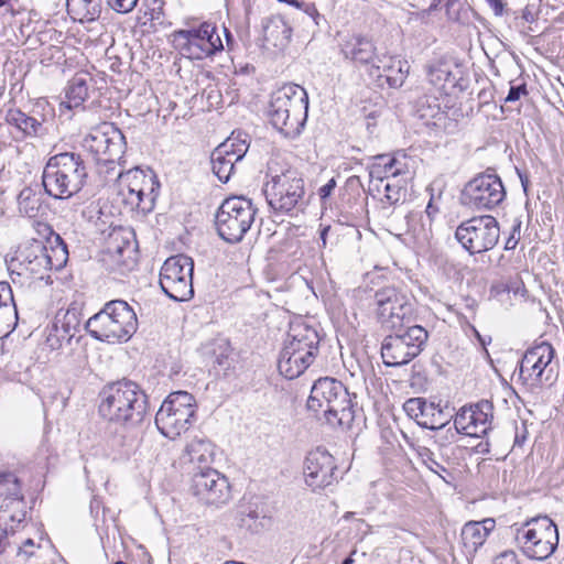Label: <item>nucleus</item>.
I'll use <instances>...</instances> for the list:
<instances>
[{
  "label": "nucleus",
  "instance_id": "a211bd4d",
  "mask_svg": "<svg viewBox=\"0 0 564 564\" xmlns=\"http://www.w3.org/2000/svg\"><path fill=\"white\" fill-rule=\"evenodd\" d=\"M83 147L93 154L95 161L106 165L119 162L126 151V138L113 123L104 122L94 128L84 139Z\"/></svg>",
  "mask_w": 564,
  "mask_h": 564
},
{
  "label": "nucleus",
  "instance_id": "9d476101",
  "mask_svg": "<svg viewBox=\"0 0 564 564\" xmlns=\"http://www.w3.org/2000/svg\"><path fill=\"white\" fill-rule=\"evenodd\" d=\"M256 214L257 208L250 199L243 196L226 198L215 217L218 236L229 243L240 242L251 228Z\"/></svg>",
  "mask_w": 564,
  "mask_h": 564
},
{
  "label": "nucleus",
  "instance_id": "c03bdc74",
  "mask_svg": "<svg viewBox=\"0 0 564 564\" xmlns=\"http://www.w3.org/2000/svg\"><path fill=\"white\" fill-rule=\"evenodd\" d=\"M495 17L509 15L511 9L506 0H484Z\"/></svg>",
  "mask_w": 564,
  "mask_h": 564
},
{
  "label": "nucleus",
  "instance_id": "0eeeda50",
  "mask_svg": "<svg viewBox=\"0 0 564 564\" xmlns=\"http://www.w3.org/2000/svg\"><path fill=\"white\" fill-rule=\"evenodd\" d=\"M85 329L100 341H128L138 329L137 313L126 301L113 300L86 322Z\"/></svg>",
  "mask_w": 564,
  "mask_h": 564
},
{
  "label": "nucleus",
  "instance_id": "1a4fd4ad",
  "mask_svg": "<svg viewBox=\"0 0 564 564\" xmlns=\"http://www.w3.org/2000/svg\"><path fill=\"white\" fill-rule=\"evenodd\" d=\"M370 299L373 314L384 327L401 329L414 319V297L404 288L384 285Z\"/></svg>",
  "mask_w": 564,
  "mask_h": 564
},
{
  "label": "nucleus",
  "instance_id": "f03ea898",
  "mask_svg": "<svg viewBox=\"0 0 564 564\" xmlns=\"http://www.w3.org/2000/svg\"><path fill=\"white\" fill-rule=\"evenodd\" d=\"M307 409L319 421L333 427L350 429L355 420V404L347 388L334 378H319L311 389Z\"/></svg>",
  "mask_w": 564,
  "mask_h": 564
},
{
  "label": "nucleus",
  "instance_id": "ea45409f",
  "mask_svg": "<svg viewBox=\"0 0 564 564\" xmlns=\"http://www.w3.org/2000/svg\"><path fill=\"white\" fill-rule=\"evenodd\" d=\"M18 206L22 215L35 218L42 208V197L31 187H24L18 196Z\"/></svg>",
  "mask_w": 564,
  "mask_h": 564
},
{
  "label": "nucleus",
  "instance_id": "39448f33",
  "mask_svg": "<svg viewBox=\"0 0 564 564\" xmlns=\"http://www.w3.org/2000/svg\"><path fill=\"white\" fill-rule=\"evenodd\" d=\"M88 173L80 154L63 152L51 156L43 170L42 185L55 199H67L84 187Z\"/></svg>",
  "mask_w": 564,
  "mask_h": 564
},
{
  "label": "nucleus",
  "instance_id": "3c124183",
  "mask_svg": "<svg viewBox=\"0 0 564 564\" xmlns=\"http://www.w3.org/2000/svg\"><path fill=\"white\" fill-rule=\"evenodd\" d=\"M494 564H520L516 552L505 551L495 557Z\"/></svg>",
  "mask_w": 564,
  "mask_h": 564
},
{
  "label": "nucleus",
  "instance_id": "f257e3e1",
  "mask_svg": "<svg viewBox=\"0 0 564 564\" xmlns=\"http://www.w3.org/2000/svg\"><path fill=\"white\" fill-rule=\"evenodd\" d=\"M101 417L127 429L140 426L148 414V395L134 381L122 379L107 383L99 392Z\"/></svg>",
  "mask_w": 564,
  "mask_h": 564
},
{
  "label": "nucleus",
  "instance_id": "20e7f679",
  "mask_svg": "<svg viewBox=\"0 0 564 564\" xmlns=\"http://www.w3.org/2000/svg\"><path fill=\"white\" fill-rule=\"evenodd\" d=\"M56 241L58 246L50 250L37 239L21 245L14 254L6 260L11 278L17 274L43 280L47 271L62 269L67 261L68 252L59 236H56Z\"/></svg>",
  "mask_w": 564,
  "mask_h": 564
},
{
  "label": "nucleus",
  "instance_id": "473e14b6",
  "mask_svg": "<svg viewBox=\"0 0 564 564\" xmlns=\"http://www.w3.org/2000/svg\"><path fill=\"white\" fill-rule=\"evenodd\" d=\"M408 73L409 66L406 62L390 58L382 66L373 64L370 74L377 76L379 80L384 79L389 87L399 88L403 85Z\"/></svg>",
  "mask_w": 564,
  "mask_h": 564
},
{
  "label": "nucleus",
  "instance_id": "a19ab883",
  "mask_svg": "<svg viewBox=\"0 0 564 564\" xmlns=\"http://www.w3.org/2000/svg\"><path fill=\"white\" fill-rule=\"evenodd\" d=\"M264 33L268 40L289 41L292 29L281 15H275L268 20V23L264 25Z\"/></svg>",
  "mask_w": 564,
  "mask_h": 564
},
{
  "label": "nucleus",
  "instance_id": "052dcab7",
  "mask_svg": "<svg viewBox=\"0 0 564 564\" xmlns=\"http://www.w3.org/2000/svg\"><path fill=\"white\" fill-rule=\"evenodd\" d=\"M227 358H228V355H226L225 352H221L219 356H217L216 362L219 366H225Z\"/></svg>",
  "mask_w": 564,
  "mask_h": 564
},
{
  "label": "nucleus",
  "instance_id": "bb28decb",
  "mask_svg": "<svg viewBox=\"0 0 564 564\" xmlns=\"http://www.w3.org/2000/svg\"><path fill=\"white\" fill-rule=\"evenodd\" d=\"M6 121L28 139L42 138L46 133L44 115L37 117L26 113L20 108H10L6 113Z\"/></svg>",
  "mask_w": 564,
  "mask_h": 564
},
{
  "label": "nucleus",
  "instance_id": "49530a36",
  "mask_svg": "<svg viewBox=\"0 0 564 564\" xmlns=\"http://www.w3.org/2000/svg\"><path fill=\"white\" fill-rule=\"evenodd\" d=\"M528 95L527 84L521 83L518 85L511 84L509 93L507 97L505 98L506 102H514L518 101L522 96Z\"/></svg>",
  "mask_w": 564,
  "mask_h": 564
},
{
  "label": "nucleus",
  "instance_id": "7c9ffc66",
  "mask_svg": "<svg viewBox=\"0 0 564 564\" xmlns=\"http://www.w3.org/2000/svg\"><path fill=\"white\" fill-rule=\"evenodd\" d=\"M18 319L17 306L10 284L0 281V338L7 336Z\"/></svg>",
  "mask_w": 564,
  "mask_h": 564
},
{
  "label": "nucleus",
  "instance_id": "ddd939ff",
  "mask_svg": "<svg viewBox=\"0 0 564 564\" xmlns=\"http://www.w3.org/2000/svg\"><path fill=\"white\" fill-rule=\"evenodd\" d=\"M427 330L421 325L408 326L406 329L388 335L381 344V357L388 367L408 365L416 358L426 346Z\"/></svg>",
  "mask_w": 564,
  "mask_h": 564
},
{
  "label": "nucleus",
  "instance_id": "37998d69",
  "mask_svg": "<svg viewBox=\"0 0 564 564\" xmlns=\"http://www.w3.org/2000/svg\"><path fill=\"white\" fill-rule=\"evenodd\" d=\"M521 220L519 218H516L513 220L511 231L509 234V237L506 240L505 243V250H513L516 249L519 240H520V231H521Z\"/></svg>",
  "mask_w": 564,
  "mask_h": 564
},
{
  "label": "nucleus",
  "instance_id": "bf43d9fd",
  "mask_svg": "<svg viewBox=\"0 0 564 564\" xmlns=\"http://www.w3.org/2000/svg\"><path fill=\"white\" fill-rule=\"evenodd\" d=\"M330 230V227L329 226H325L322 228L321 232H319V237H321V240L323 242V247L326 246V238H327V234L328 231Z\"/></svg>",
  "mask_w": 564,
  "mask_h": 564
},
{
  "label": "nucleus",
  "instance_id": "680f3d73",
  "mask_svg": "<svg viewBox=\"0 0 564 564\" xmlns=\"http://www.w3.org/2000/svg\"><path fill=\"white\" fill-rule=\"evenodd\" d=\"M224 33H225V37H226L227 44L229 46L232 43L234 37H232L230 31L228 29H226V28H224Z\"/></svg>",
  "mask_w": 564,
  "mask_h": 564
},
{
  "label": "nucleus",
  "instance_id": "6e6552de",
  "mask_svg": "<svg viewBox=\"0 0 564 564\" xmlns=\"http://www.w3.org/2000/svg\"><path fill=\"white\" fill-rule=\"evenodd\" d=\"M263 193L269 206L276 213L301 210L305 206L304 180L295 169L281 170L280 173L268 166Z\"/></svg>",
  "mask_w": 564,
  "mask_h": 564
},
{
  "label": "nucleus",
  "instance_id": "6e6d98bb",
  "mask_svg": "<svg viewBox=\"0 0 564 564\" xmlns=\"http://www.w3.org/2000/svg\"><path fill=\"white\" fill-rule=\"evenodd\" d=\"M34 547V541L32 539H26L23 544L19 547V555H25L26 557L33 555V551L31 549Z\"/></svg>",
  "mask_w": 564,
  "mask_h": 564
},
{
  "label": "nucleus",
  "instance_id": "69168bd1",
  "mask_svg": "<svg viewBox=\"0 0 564 564\" xmlns=\"http://www.w3.org/2000/svg\"><path fill=\"white\" fill-rule=\"evenodd\" d=\"M341 564H354V560L349 556L345 558Z\"/></svg>",
  "mask_w": 564,
  "mask_h": 564
},
{
  "label": "nucleus",
  "instance_id": "b1692460",
  "mask_svg": "<svg viewBox=\"0 0 564 564\" xmlns=\"http://www.w3.org/2000/svg\"><path fill=\"white\" fill-rule=\"evenodd\" d=\"M248 149L246 139L238 137H230L214 149L210 154L212 171L220 182L230 180L236 163L243 159Z\"/></svg>",
  "mask_w": 564,
  "mask_h": 564
},
{
  "label": "nucleus",
  "instance_id": "393cba45",
  "mask_svg": "<svg viewBox=\"0 0 564 564\" xmlns=\"http://www.w3.org/2000/svg\"><path fill=\"white\" fill-rule=\"evenodd\" d=\"M337 466L334 457L325 449L316 448L308 453L305 459V482L314 491L333 485L337 477Z\"/></svg>",
  "mask_w": 564,
  "mask_h": 564
},
{
  "label": "nucleus",
  "instance_id": "e433bc0d",
  "mask_svg": "<svg viewBox=\"0 0 564 564\" xmlns=\"http://www.w3.org/2000/svg\"><path fill=\"white\" fill-rule=\"evenodd\" d=\"M417 458L420 462L432 473L440 476L442 479L445 480V475H449L448 468L446 467V463H448V459L444 458L445 453L443 452V455L438 456L436 453H434L430 447L417 445L414 448Z\"/></svg>",
  "mask_w": 564,
  "mask_h": 564
},
{
  "label": "nucleus",
  "instance_id": "c9c22d12",
  "mask_svg": "<svg viewBox=\"0 0 564 564\" xmlns=\"http://www.w3.org/2000/svg\"><path fill=\"white\" fill-rule=\"evenodd\" d=\"M118 194L130 210H138L142 214L152 212L158 196V191H138V188H118Z\"/></svg>",
  "mask_w": 564,
  "mask_h": 564
},
{
  "label": "nucleus",
  "instance_id": "338daca9",
  "mask_svg": "<svg viewBox=\"0 0 564 564\" xmlns=\"http://www.w3.org/2000/svg\"><path fill=\"white\" fill-rule=\"evenodd\" d=\"M352 516H354V512H346V513L344 514V519L348 520V519H350Z\"/></svg>",
  "mask_w": 564,
  "mask_h": 564
},
{
  "label": "nucleus",
  "instance_id": "4468645a",
  "mask_svg": "<svg viewBox=\"0 0 564 564\" xmlns=\"http://www.w3.org/2000/svg\"><path fill=\"white\" fill-rule=\"evenodd\" d=\"M215 24L203 22L198 26L173 33L175 47L191 59H204L224 50L223 41Z\"/></svg>",
  "mask_w": 564,
  "mask_h": 564
},
{
  "label": "nucleus",
  "instance_id": "e2e57ef3",
  "mask_svg": "<svg viewBox=\"0 0 564 564\" xmlns=\"http://www.w3.org/2000/svg\"><path fill=\"white\" fill-rule=\"evenodd\" d=\"M280 2H285L295 7H300V3L297 0H279Z\"/></svg>",
  "mask_w": 564,
  "mask_h": 564
},
{
  "label": "nucleus",
  "instance_id": "2eb2a0df",
  "mask_svg": "<svg viewBox=\"0 0 564 564\" xmlns=\"http://www.w3.org/2000/svg\"><path fill=\"white\" fill-rule=\"evenodd\" d=\"M506 197L501 178L492 171H486L467 182L460 193L462 205L475 210H490Z\"/></svg>",
  "mask_w": 564,
  "mask_h": 564
},
{
  "label": "nucleus",
  "instance_id": "c85d7f7f",
  "mask_svg": "<svg viewBox=\"0 0 564 564\" xmlns=\"http://www.w3.org/2000/svg\"><path fill=\"white\" fill-rule=\"evenodd\" d=\"M496 528V521L492 518H486L481 521H469L462 529L463 545L468 554H475L484 545L488 535Z\"/></svg>",
  "mask_w": 564,
  "mask_h": 564
},
{
  "label": "nucleus",
  "instance_id": "0e129e2a",
  "mask_svg": "<svg viewBox=\"0 0 564 564\" xmlns=\"http://www.w3.org/2000/svg\"><path fill=\"white\" fill-rule=\"evenodd\" d=\"M247 516L249 518H251V519H257L258 518V512L257 511H250Z\"/></svg>",
  "mask_w": 564,
  "mask_h": 564
},
{
  "label": "nucleus",
  "instance_id": "c756f323",
  "mask_svg": "<svg viewBox=\"0 0 564 564\" xmlns=\"http://www.w3.org/2000/svg\"><path fill=\"white\" fill-rule=\"evenodd\" d=\"M91 79L87 74L75 75L65 88V99L61 102V111L63 108L72 110L83 106L89 96V83Z\"/></svg>",
  "mask_w": 564,
  "mask_h": 564
},
{
  "label": "nucleus",
  "instance_id": "864d4df0",
  "mask_svg": "<svg viewBox=\"0 0 564 564\" xmlns=\"http://www.w3.org/2000/svg\"><path fill=\"white\" fill-rule=\"evenodd\" d=\"M440 213V206L436 204V198L434 194H431L429 204L425 208V214L430 219V223L433 221L434 217Z\"/></svg>",
  "mask_w": 564,
  "mask_h": 564
},
{
  "label": "nucleus",
  "instance_id": "f704fd0d",
  "mask_svg": "<svg viewBox=\"0 0 564 564\" xmlns=\"http://www.w3.org/2000/svg\"><path fill=\"white\" fill-rule=\"evenodd\" d=\"M185 455L192 464L197 465L193 471L199 470V466H209L213 463L215 445L204 436H196L186 445Z\"/></svg>",
  "mask_w": 564,
  "mask_h": 564
},
{
  "label": "nucleus",
  "instance_id": "13d9d810",
  "mask_svg": "<svg viewBox=\"0 0 564 564\" xmlns=\"http://www.w3.org/2000/svg\"><path fill=\"white\" fill-rule=\"evenodd\" d=\"M521 18L525 21V22H532L534 20V15L531 11V9L529 7H525L522 11H521Z\"/></svg>",
  "mask_w": 564,
  "mask_h": 564
},
{
  "label": "nucleus",
  "instance_id": "58836bf2",
  "mask_svg": "<svg viewBox=\"0 0 564 564\" xmlns=\"http://www.w3.org/2000/svg\"><path fill=\"white\" fill-rule=\"evenodd\" d=\"M67 8L80 21H95L100 17L102 0H66Z\"/></svg>",
  "mask_w": 564,
  "mask_h": 564
},
{
  "label": "nucleus",
  "instance_id": "de8ad7c7",
  "mask_svg": "<svg viewBox=\"0 0 564 564\" xmlns=\"http://www.w3.org/2000/svg\"><path fill=\"white\" fill-rule=\"evenodd\" d=\"M116 163L117 162H115L113 165L109 164L108 166L106 165V162L97 163L99 165L98 173L99 175L104 176V182L106 184L112 181L118 182V178L116 177L118 174V172L116 171Z\"/></svg>",
  "mask_w": 564,
  "mask_h": 564
},
{
  "label": "nucleus",
  "instance_id": "72a5a7b5",
  "mask_svg": "<svg viewBox=\"0 0 564 564\" xmlns=\"http://www.w3.org/2000/svg\"><path fill=\"white\" fill-rule=\"evenodd\" d=\"M118 188H138V191H158L159 182L154 174H147L139 167H133L126 172L118 171Z\"/></svg>",
  "mask_w": 564,
  "mask_h": 564
},
{
  "label": "nucleus",
  "instance_id": "603ef678",
  "mask_svg": "<svg viewBox=\"0 0 564 564\" xmlns=\"http://www.w3.org/2000/svg\"><path fill=\"white\" fill-rule=\"evenodd\" d=\"M336 185V180L333 177L325 185L319 187L318 196L323 203L332 195Z\"/></svg>",
  "mask_w": 564,
  "mask_h": 564
},
{
  "label": "nucleus",
  "instance_id": "79ce46f5",
  "mask_svg": "<svg viewBox=\"0 0 564 564\" xmlns=\"http://www.w3.org/2000/svg\"><path fill=\"white\" fill-rule=\"evenodd\" d=\"M436 434L433 436L434 443L437 445L440 455L445 453L448 445L453 444L458 434H463V431H459L455 424L453 426L443 427L442 430H434Z\"/></svg>",
  "mask_w": 564,
  "mask_h": 564
},
{
  "label": "nucleus",
  "instance_id": "09e8293b",
  "mask_svg": "<svg viewBox=\"0 0 564 564\" xmlns=\"http://www.w3.org/2000/svg\"><path fill=\"white\" fill-rule=\"evenodd\" d=\"M401 198V188L390 183L384 184V199L390 205L397 204Z\"/></svg>",
  "mask_w": 564,
  "mask_h": 564
},
{
  "label": "nucleus",
  "instance_id": "774afa93",
  "mask_svg": "<svg viewBox=\"0 0 564 564\" xmlns=\"http://www.w3.org/2000/svg\"><path fill=\"white\" fill-rule=\"evenodd\" d=\"M9 2V0H0V8L3 7L4 4H7Z\"/></svg>",
  "mask_w": 564,
  "mask_h": 564
},
{
  "label": "nucleus",
  "instance_id": "4be33fe9",
  "mask_svg": "<svg viewBox=\"0 0 564 564\" xmlns=\"http://www.w3.org/2000/svg\"><path fill=\"white\" fill-rule=\"evenodd\" d=\"M429 83L440 93L446 96L464 90L462 70L458 64L447 56H442L425 65Z\"/></svg>",
  "mask_w": 564,
  "mask_h": 564
},
{
  "label": "nucleus",
  "instance_id": "5701e85b",
  "mask_svg": "<svg viewBox=\"0 0 564 564\" xmlns=\"http://www.w3.org/2000/svg\"><path fill=\"white\" fill-rule=\"evenodd\" d=\"M492 420V402L481 400L463 406L455 415V426L467 436L482 437L491 430Z\"/></svg>",
  "mask_w": 564,
  "mask_h": 564
},
{
  "label": "nucleus",
  "instance_id": "a18cd8bd",
  "mask_svg": "<svg viewBox=\"0 0 564 564\" xmlns=\"http://www.w3.org/2000/svg\"><path fill=\"white\" fill-rule=\"evenodd\" d=\"M107 4L118 13H128L134 9L138 0H106Z\"/></svg>",
  "mask_w": 564,
  "mask_h": 564
},
{
  "label": "nucleus",
  "instance_id": "f3484780",
  "mask_svg": "<svg viewBox=\"0 0 564 564\" xmlns=\"http://www.w3.org/2000/svg\"><path fill=\"white\" fill-rule=\"evenodd\" d=\"M500 237V227L494 216L485 215L463 221L455 231V238L470 254L494 249Z\"/></svg>",
  "mask_w": 564,
  "mask_h": 564
},
{
  "label": "nucleus",
  "instance_id": "dca6fc26",
  "mask_svg": "<svg viewBox=\"0 0 564 564\" xmlns=\"http://www.w3.org/2000/svg\"><path fill=\"white\" fill-rule=\"evenodd\" d=\"M194 261L185 254H176L166 259L160 271L162 291L176 302L188 301L194 295L193 289Z\"/></svg>",
  "mask_w": 564,
  "mask_h": 564
},
{
  "label": "nucleus",
  "instance_id": "4d7b16f0",
  "mask_svg": "<svg viewBox=\"0 0 564 564\" xmlns=\"http://www.w3.org/2000/svg\"><path fill=\"white\" fill-rule=\"evenodd\" d=\"M304 12L310 17L312 18L316 24H318V22L316 21L321 15L318 13V11L316 10L315 6L314 4H306L305 7V10Z\"/></svg>",
  "mask_w": 564,
  "mask_h": 564
},
{
  "label": "nucleus",
  "instance_id": "cd10ccee",
  "mask_svg": "<svg viewBox=\"0 0 564 564\" xmlns=\"http://www.w3.org/2000/svg\"><path fill=\"white\" fill-rule=\"evenodd\" d=\"M345 58L359 64H375L377 58L373 43L361 35H349L340 44Z\"/></svg>",
  "mask_w": 564,
  "mask_h": 564
},
{
  "label": "nucleus",
  "instance_id": "9b49d317",
  "mask_svg": "<svg viewBox=\"0 0 564 564\" xmlns=\"http://www.w3.org/2000/svg\"><path fill=\"white\" fill-rule=\"evenodd\" d=\"M195 414L194 397L186 391H175L166 397L158 410L155 425L163 436L174 440L189 429Z\"/></svg>",
  "mask_w": 564,
  "mask_h": 564
},
{
  "label": "nucleus",
  "instance_id": "7ed1b4c3",
  "mask_svg": "<svg viewBox=\"0 0 564 564\" xmlns=\"http://www.w3.org/2000/svg\"><path fill=\"white\" fill-rule=\"evenodd\" d=\"M308 95L296 84H285L271 95L268 117L271 124L288 138L302 132L307 120Z\"/></svg>",
  "mask_w": 564,
  "mask_h": 564
},
{
  "label": "nucleus",
  "instance_id": "423d86ee",
  "mask_svg": "<svg viewBox=\"0 0 564 564\" xmlns=\"http://www.w3.org/2000/svg\"><path fill=\"white\" fill-rule=\"evenodd\" d=\"M318 350L317 330L303 322L292 323L278 360L280 373L289 380L299 378L313 364Z\"/></svg>",
  "mask_w": 564,
  "mask_h": 564
},
{
  "label": "nucleus",
  "instance_id": "5fc2aeb1",
  "mask_svg": "<svg viewBox=\"0 0 564 564\" xmlns=\"http://www.w3.org/2000/svg\"><path fill=\"white\" fill-rule=\"evenodd\" d=\"M46 344L52 350L61 349L64 346V343L51 330L46 337Z\"/></svg>",
  "mask_w": 564,
  "mask_h": 564
},
{
  "label": "nucleus",
  "instance_id": "2f4dec72",
  "mask_svg": "<svg viewBox=\"0 0 564 564\" xmlns=\"http://www.w3.org/2000/svg\"><path fill=\"white\" fill-rule=\"evenodd\" d=\"M369 166V176L383 182L389 177H397L405 172V163L390 154H379L372 158Z\"/></svg>",
  "mask_w": 564,
  "mask_h": 564
},
{
  "label": "nucleus",
  "instance_id": "4c0bfd02",
  "mask_svg": "<svg viewBox=\"0 0 564 564\" xmlns=\"http://www.w3.org/2000/svg\"><path fill=\"white\" fill-rule=\"evenodd\" d=\"M54 324L58 325L59 329H65L70 333L73 336H80L82 332V312L80 308L75 304H70V306L66 311H58L54 318Z\"/></svg>",
  "mask_w": 564,
  "mask_h": 564
},
{
  "label": "nucleus",
  "instance_id": "412c9836",
  "mask_svg": "<svg viewBox=\"0 0 564 564\" xmlns=\"http://www.w3.org/2000/svg\"><path fill=\"white\" fill-rule=\"evenodd\" d=\"M193 494L206 503H225L230 498L228 479L210 466H199L193 471Z\"/></svg>",
  "mask_w": 564,
  "mask_h": 564
},
{
  "label": "nucleus",
  "instance_id": "8fccbe9b",
  "mask_svg": "<svg viewBox=\"0 0 564 564\" xmlns=\"http://www.w3.org/2000/svg\"><path fill=\"white\" fill-rule=\"evenodd\" d=\"M50 330L53 332L54 334H56V336L61 339V341H63L64 344H67V345H70L73 343V340H75L76 343H79L82 339V336L75 337L70 333L66 332L65 329H59L58 325H56L54 323L52 324V327Z\"/></svg>",
  "mask_w": 564,
  "mask_h": 564
},
{
  "label": "nucleus",
  "instance_id": "6ab92c4d",
  "mask_svg": "<svg viewBox=\"0 0 564 564\" xmlns=\"http://www.w3.org/2000/svg\"><path fill=\"white\" fill-rule=\"evenodd\" d=\"M555 355L553 346L546 341L533 346L523 355L519 367V379L531 389L541 388L552 377L549 368Z\"/></svg>",
  "mask_w": 564,
  "mask_h": 564
},
{
  "label": "nucleus",
  "instance_id": "f8f14e48",
  "mask_svg": "<svg viewBox=\"0 0 564 564\" xmlns=\"http://www.w3.org/2000/svg\"><path fill=\"white\" fill-rule=\"evenodd\" d=\"M516 541L529 558L544 561L558 545L557 527L546 516L533 518L517 529Z\"/></svg>",
  "mask_w": 564,
  "mask_h": 564
},
{
  "label": "nucleus",
  "instance_id": "aec40b11",
  "mask_svg": "<svg viewBox=\"0 0 564 564\" xmlns=\"http://www.w3.org/2000/svg\"><path fill=\"white\" fill-rule=\"evenodd\" d=\"M0 522L13 531L25 520L26 510L21 481L12 471H0Z\"/></svg>",
  "mask_w": 564,
  "mask_h": 564
},
{
  "label": "nucleus",
  "instance_id": "a878e982",
  "mask_svg": "<svg viewBox=\"0 0 564 564\" xmlns=\"http://www.w3.org/2000/svg\"><path fill=\"white\" fill-rule=\"evenodd\" d=\"M405 413L415 422L429 430H442L448 425L449 417L435 403L423 398H411L403 404Z\"/></svg>",
  "mask_w": 564,
  "mask_h": 564
}]
</instances>
